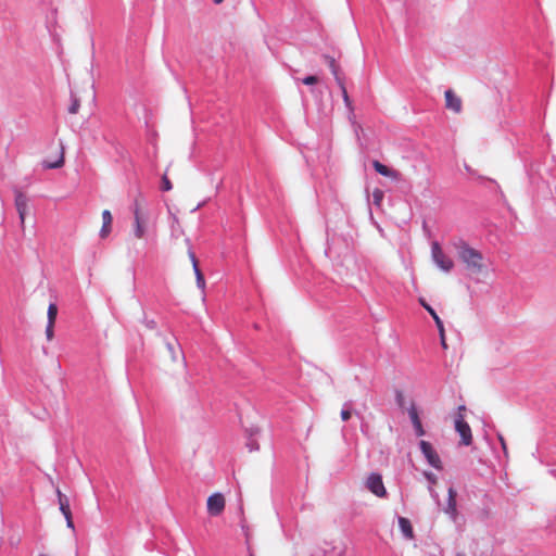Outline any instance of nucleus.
I'll return each instance as SVG.
<instances>
[{"mask_svg":"<svg viewBox=\"0 0 556 556\" xmlns=\"http://www.w3.org/2000/svg\"><path fill=\"white\" fill-rule=\"evenodd\" d=\"M456 249L458 260L464 264L467 273L475 276L488 274V265L483 254L479 250L464 241H462Z\"/></svg>","mask_w":556,"mask_h":556,"instance_id":"f257e3e1","label":"nucleus"},{"mask_svg":"<svg viewBox=\"0 0 556 556\" xmlns=\"http://www.w3.org/2000/svg\"><path fill=\"white\" fill-rule=\"evenodd\" d=\"M148 217L144 211L143 201L136 198L134 202V236L143 239L147 232Z\"/></svg>","mask_w":556,"mask_h":556,"instance_id":"f03ea898","label":"nucleus"},{"mask_svg":"<svg viewBox=\"0 0 556 556\" xmlns=\"http://www.w3.org/2000/svg\"><path fill=\"white\" fill-rule=\"evenodd\" d=\"M454 426H455L456 432L460 437L459 444L464 445V446L471 445V443H472V432H471L470 426L465 420L464 415L456 414V417H455V420H454Z\"/></svg>","mask_w":556,"mask_h":556,"instance_id":"7ed1b4c3","label":"nucleus"},{"mask_svg":"<svg viewBox=\"0 0 556 556\" xmlns=\"http://www.w3.org/2000/svg\"><path fill=\"white\" fill-rule=\"evenodd\" d=\"M431 254L433 262L437 264L439 268L443 271H451L454 267V262L451 257H448L440 247L438 242H433L431 245Z\"/></svg>","mask_w":556,"mask_h":556,"instance_id":"20e7f679","label":"nucleus"},{"mask_svg":"<svg viewBox=\"0 0 556 556\" xmlns=\"http://www.w3.org/2000/svg\"><path fill=\"white\" fill-rule=\"evenodd\" d=\"M419 447L421 450V453L424 454L425 458L427 459L428 464L432 466L433 468L441 470L442 469V462L437 453V451L433 448L430 442L421 440L419 443Z\"/></svg>","mask_w":556,"mask_h":556,"instance_id":"39448f33","label":"nucleus"},{"mask_svg":"<svg viewBox=\"0 0 556 556\" xmlns=\"http://www.w3.org/2000/svg\"><path fill=\"white\" fill-rule=\"evenodd\" d=\"M365 485L372 494L378 497H384L387 495V490L384 488L382 477L379 473H370L366 479Z\"/></svg>","mask_w":556,"mask_h":556,"instance_id":"423d86ee","label":"nucleus"},{"mask_svg":"<svg viewBox=\"0 0 556 556\" xmlns=\"http://www.w3.org/2000/svg\"><path fill=\"white\" fill-rule=\"evenodd\" d=\"M225 509V498L223 494L215 493L207 498V511L212 516L220 515Z\"/></svg>","mask_w":556,"mask_h":556,"instance_id":"0eeeda50","label":"nucleus"},{"mask_svg":"<svg viewBox=\"0 0 556 556\" xmlns=\"http://www.w3.org/2000/svg\"><path fill=\"white\" fill-rule=\"evenodd\" d=\"M15 207L18 213L22 228L25 227V216L28 210V199L27 197L20 190H15V199H14Z\"/></svg>","mask_w":556,"mask_h":556,"instance_id":"6e6552de","label":"nucleus"},{"mask_svg":"<svg viewBox=\"0 0 556 556\" xmlns=\"http://www.w3.org/2000/svg\"><path fill=\"white\" fill-rule=\"evenodd\" d=\"M419 303L431 315V317H433V320H434V323L438 327L439 333H440L441 345L443 349H447V344L445 341V334H444V326H443L441 318L438 316L435 311L424 299H419Z\"/></svg>","mask_w":556,"mask_h":556,"instance_id":"1a4fd4ad","label":"nucleus"},{"mask_svg":"<svg viewBox=\"0 0 556 556\" xmlns=\"http://www.w3.org/2000/svg\"><path fill=\"white\" fill-rule=\"evenodd\" d=\"M372 166L375 170L381 176L388 177L394 181L402 179V174L399 170L391 168L377 160L372 161Z\"/></svg>","mask_w":556,"mask_h":556,"instance_id":"9d476101","label":"nucleus"},{"mask_svg":"<svg viewBox=\"0 0 556 556\" xmlns=\"http://www.w3.org/2000/svg\"><path fill=\"white\" fill-rule=\"evenodd\" d=\"M445 108L453 111L454 113H460L463 109V101L452 89H448L444 93Z\"/></svg>","mask_w":556,"mask_h":556,"instance_id":"9b49d317","label":"nucleus"},{"mask_svg":"<svg viewBox=\"0 0 556 556\" xmlns=\"http://www.w3.org/2000/svg\"><path fill=\"white\" fill-rule=\"evenodd\" d=\"M56 493H58V497H59L60 510L62 511V514L64 515V517L66 519L67 527L73 529L74 523H73V519H72V511L70 508L68 500L60 490H58Z\"/></svg>","mask_w":556,"mask_h":556,"instance_id":"f8f14e48","label":"nucleus"},{"mask_svg":"<svg viewBox=\"0 0 556 556\" xmlns=\"http://www.w3.org/2000/svg\"><path fill=\"white\" fill-rule=\"evenodd\" d=\"M447 495H448L447 504H446V507L444 508V511H445V514L450 515L453 520H455L456 516H457V508H456L457 492L455 489L450 488L447 491Z\"/></svg>","mask_w":556,"mask_h":556,"instance_id":"ddd939ff","label":"nucleus"},{"mask_svg":"<svg viewBox=\"0 0 556 556\" xmlns=\"http://www.w3.org/2000/svg\"><path fill=\"white\" fill-rule=\"evenodd\" d=\"M189 257H190V261L192 263V267H193V270H194V274H195L197 286L201 290H204V288H205V279H204V276H203L200 267H199L198 260H197L194 253L191 252V251H189Z\"/></svg>","mask_w":556,"mask_h":556,"instance_id":"4468645a","label":"nucleus"},{"mask_svg":"<svg viewBox=\"0 0 556 556\" xmlns=\"http://www.w3.org/2000/svg\"><path fill=\"white\" fill-rule=\"evenodd\" d=\"M113 217L109 210L102 212V227L100 229V237L106 238L111 232Z\"/></svg>","mask_w":556,"mask_h":556,"instance_id":"2eb2a0df","label":"nucleus"},{"mask_svg":"<svg viewBox=\"0 0 556 556\" xmlns=\"http://www.w3.org/2000/svg\"><path fill=\"white\" fill-rule=\"evenodd\" d=\"M324 60L327 62L337 83H339V79H344V76L341 73L340 66L337 64L334 58H332L330 55H324Z\"/></svg>","mask_w":556,"mask_h":556,"instance_id":"dca6fc26","label":"nucleus"},{"mask_svg":"<svg viewBox=\"0 0 556 556\" xmlns=\"http://www.w3.org/2000/svg\"><path fill=\"white\" fill-rule=\"evenodd\" d=\"M399 526H400V529H401L403 535L407 540L414 539V530H413L410 521L407 518L399 517Z\"/></svg>","mask_w":556,"mask_h":556,"instance_id":"f3484780","label":"nucleus"},{"mask_svg":"<svg viewBox=\"0 0 556 556\" xmlns=\"http://www.w3.org/2000/svg\"><path fill=\"white\" fill-rule=\"evenodd\" d=\"M64 164V147L61 144L59 159L55 162L45 161L42 163L46 169L60 168Z\"/></svg>","mask_w":556,"mask_h":556,"instance_id":"a211bd4d","label":"nucleus"},{"mask_svg":"<svg viewBox=\"0 0 556 556\" xmlns=\"http://www.w3.org/2000/svg\"><path fill=\"white\" fill-rule=\"evenodd\" d=\"M337 84H338V86H339V88H340V90H341L342 98H343V101H344V103H345L346 108H348L351 112H353V110H354V109H353V104H352V101H351V99H350V97H349V93H348V91H346V87H345V81H344V79H339V83H337Z\"/></svg>","mask_w":556,"mask_h":556,"instance_id":"6ab92c4d","label":"nucleus"},{"mask_svg":"<svg viewBox=\"0 0 556 556\" xmlns=\"http://www.w3.org/2000/svg\"><path fill=\"white\" fill-rule=\"evenodd\" d=\"M408 416L410 418L413 427L421 424V420L419 418V414H418L417 407H416V405L414 403H412L410 407L408 408Z\"/></svg>","mask_w":556,"mask_h":556,"instance_id":"aec40b11","label":"nucleus"},{"mask_svg":"<svg viewBox=\"0 0 556 556\" xmlns=\"http://www.w3.org/2000/svg\"><path fill=\"white\" fill-rule=\"evenodd\" d=\"M47 316H48V323H55L56 316H58L56 304L50 303V305L48 306Z\"/></svg>","mask_w":556,"mask_h":556,"instance_id":"412c9836","label":"nucleus"},{"mask_svg":"<svg viewBox=\"0 0 556 556\" xmlns=\"http://www.w3.org/2000/svg\"><path fill=\"white\" fill-rule=\"evenodd\" d=\"M80 108V101L77 97L73 96V101L71 106L68 108V112L71 114H77Z\"/></svg>","mask_w":556,"mask_h":556,"instance_id":"4be33fe9","label":"nucleus"},{"mask_svg":"<svg viewBox=\"0 0 556 556\" xmlns=\"http://www.w3.org/2000/svg\"><path fill=\"white\" fill-rule=\"evenodd\" d=\"M54 325L55 323H48L46 327V338L48 341L53 340L54 338Z\"/></svg>","mask_w":556,"mask_h":556,"instance_id":"5701e85b","label":"nucleus"},{"mask_svg":"<svg viewBox=\"0 0 556 556\" xmlns=\"http://www.w3.org/2000/svg\"><path fill=\"white\" fill-rule=\"evenodd\" d=\"M374 203L380 205L383 199V192L380 189H376L372 192Z\"/></svg>","mask_w":556,"mask_h":556,"instance_id":"b1692460","label":"nucleus"},{"mask_svg":"<svg viewBox=\"0 0 556 556\" xmlns=\"http://www.w3.org/2000/svg\"><path fill=\"white\" fill-rule=\"evenodd\" d=\"M173 188L170 180L166 175L162 177V190L169 191Z\"/></svg>","mask_w":556,"mask_h":556,"instance_id":"393cba45","label":"nucleus"},{"mask_svg":"<svg viewBox=\"0 0 556 556\" xmlns=\"http://www.w3.org/2000/svg\"><path fill=\"white\" fill-rule=\"evenodd\" d=\"M318 81H319V79H318V77H317V76H315V75H309V76H307V77H305V78H303V79H302V83H303L304 85H315V84H317Z\"/></svg>","mask_w":556,"mask_h":556,"instance_id":"a878e982","label":"nucleus"},{"mask_svg":"<svg viewBox=\"0 0 556 556\" xmlns=\"http://www.w3.org/2000/svg\"><path fill=\"white\" fill-rule=\"evenodd\" d=\"M414 430H415V433H416L417 437H422L426 433V431H425V429L422 427V424H419V425L415 426Z\"/></svg>","mask_w":556,"mask_h":556,"instance_id":"bb28decb","label":"nucleus"},{"mask_svg":"<svg viewBox=\"0 0 556 556\" xmlns=\"http://www.w3.org/2000/svg\"><path fill=\"white\" fill-rule=\"evenodd\" d=\"M352 414L349 409L341 410V418L343 421H348L351 418Z\"/></svg>","mask_w":556,"mask_h":556,"instance_id":"cd10ccee","label":"nucleus"},{"mask_svg":"<svg viewBox=\"0 0 556 556\" xmlns=\"http://www.w3.org/2000/svg\"><path fill=\"white\" fill-rule=\"evenodd\" d=\"M498 440H500V442H501V445H502L503 451L506 453L507 445H506V441H505V439L503 438V435H501V434H500V435H498Z\"/></svg>","mask_w":556,"mask_h":556,"instance_id":"c85d7f7f","label":"nucleus"},{"mask_svg":"<svg viewBox=\"0 0 556 556\" xmlns=\"http://www.w3.org/2000/svg\"><path fill=\"white\" fill-rule=\"evenodd\" d=\"M426 477H427V479H428L429 481H431V482H433V483L435 482V476H434L433 473L427 472V473H426Z\"/></svg>","mask_w":556,"mask_h":556,"instance_id":"c756f323","label":"nucleus"},{"mask_svg":"<svg viewBox=\"0 0 556 556\" xmlns=\"http://www.w3.org/2000/svg\"><path fill=\"white\" fill-rule=\"evenodd\" d=\"M466 410V407L464 405L458 406L457 414H462Z\"/></svg>","mask_w":556,"mask_h":556,"instance_id":"7c9ffc66","label":"nucleus"},{"mask_svg":"<svg viewBox=\"0 0 556 556\" xmlns=\"http://www.w3.org/2000/svg\"><path fill=\"white\" fill-rule=\"evenodd\" d=\"M216 4L222 3L224 0H213Z\"/></svg>","mask_w":556,"mask_h":556,"instance_id":"2f4dec72","label":"nucleus"},{"mask_svg":"<svg viewBox=\"0 0 556 556\" xmlns=\"http://www.w3.org/2000/svg\"><path fill=\"white\" fill-rule=\"evenodd\" d=\"M38 556H48V555H46V554H39Z\"/></svg>","mask_w":556,"mask_h":556,"instance_id":"473e14b6","label":"nucleus"},{"mask_svg":"<svg viewBox=\"0 0 556 556\" xmlns=\"http://www.w3.org/2000/svg\"><path fill=\"white\" fill-rule=\"evenodd\" d=\"M457 556H464V555H460V554H459V555H457Z\"/></svg>","mask_w":556,"mask_h":556,"instance_id":"72a5a7b5","label":"nucleus"}]
</instances>
